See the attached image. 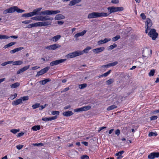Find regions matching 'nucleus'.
<instances>
[{"label": "nucleus", "instance_id": "obj_1", "mask_svg": "<svg viewBox=\"0 0 159 159\" xmlns=\"http://www.w3.org/2000/svg\"><path fill=\"white\" fill-rule=\"evenodd\" d=\"M51 22L50 21L39 22L34 24L28 25L26 28H30L34 27L46 26L51 25Z\"/></svg>", "mask_w": 159, "mask_h": 159}, {"label": "nucleus", "instance_id": "obj_2", "mask_svg": "<svg viewBox=\"0 0 159 159\" xmlns=\"http://www.w3.org/2000/svg\"><path fill=\"white\" fill-rule=\"evenodd\" d=\"M15 11L18 13H22L24 12L25 11L18 8L16 6H13L4 10L3 11V14H6L8 13H13Z\"/></svg>", "mask_w": 159, "mask_h": 159}, {"label": "nucleus", "instance_id": "obj_3", "mask_svg": "<svg viewBox=\"0 0 159 159\" xmlns=\"http://www.w3.org/2000/svg\"><path fill=\"white\" fill-rule=\"evenodd\" d=\"M60 12L59 10L56 11H50L48 10H46L40 12L39 14V15H43L48 16L52 15H55Z\"/></svg>", "mask_w": 159, "mask_h": 159}, {"label": "nucleus", "instance_id": "obj_4", "mask_svg": "<svg viewBox=\"0 0 159 159\" xmlns=\"http://www.w3.org/2000/svg\"><path fill=\"white\" fill-rule=\"evenodd\" d=\"M107 9L109 11L110 14H111L113 12L122 11L124 8L122 7H110L107 8Z\"/></svg>", "mask_w": 159, "mask_h": 159}, {"label": "nucleus", "instance_id": "obj_5", "mask_svg": "<svg viewBox=\"0 0 159 159\" xmlns=\"http://www.w3.org/2000/svg\"><path fill=\"white\" fill-rule=\"evenodd\" d=\"M82 54H83L82 52L78 50L68 54L66 55V57L68 58H72Z\"/></svg>", "mask_w": 159, "mask_h": 159}, {"label": "nucleus", "instance_id": "obj_6", "mask_svg": "<svg viewBox=\"0 0 159 159\" xmlns=\"http://www.w3.org/2000/svg\"><path fill=\"white\" fill-rule=\"evenodd\" d=\"M149 36L152 38L153 40H155L158 35V33L156 32L155 29H151L148 33Z\"/></svg>", "mask_w": 159, "mask_h": 159}, {"label": "nucleus", "instance_id": "obj_7", "mask_svg": "<svg viewBox=\"0 0 159 159\" xmlns=\"http://www.w3.org/2000/svg\"><path fill=\"white\" fill-rule=\"evenodd\" d=\"M145 23L146 25L145 27L146 28V29L145 31V32L147 33H148V30L150 29V28L152 25V21L150 19L147 18Z\"/></svg>", "mask_w": 159, "mask_h": 159}, {"label": "nucleus", "instance_id": "obj_8", "mask_svg": "<svg viewBox=\"0 0 159 159\" xmlns=\"http://www.w3.org/2000/svg\"><path fill=\"white\" fill-rule=\"evenodd\" d=\"M91 108L90 106H86L80 108H76L74 109L75 112H79L80 111H86L89 110Z\"/></svg>", "mask_w": 159, "mask_h": 159}, {"label": "nucleus", "instance_id": "obj_9", "mask_svg": "<svg viewBox=\"0 0 159 159\" xmlns=\"http://www.w3.org/2000/svg\"><path fill=\"white\" fill-rule=\"evenodd\" d=\"M66 60V59H61L54 61L50 62V66H56L64 62Z\"/></svg>", "mask_w": 159, "mask_h": 159}, {"label": "nucleus", "instance_id": "obj_10", "mask_svg": "<svg viewBox=\"0 0 159 159\" xmlns=\"http://www.w3.org/2000/svg\"><path fill=\"white\" fill-rule=\"evenodd\" d=\"M49 68L50 67H46L44 68L43 69L37 72V75H36V76H39L46 73L48 71Z\"/></svg>", "mask_w": 159, "mask_h": 159}, {"label": "nucleus", "instance_id": "obj_11", "mask_svg": "<svg viewBox=\"0 0 159 159\" xmlns=\"http://www.w3.org/2000/svg\"><path fill=\"white\" fill-rule=\"evenodd\" d=\"M61 45L59 44H55L50 45L46 47V48L49 50H54L57 48H59Z\"/></svg>", "mask_w": 159, "mask_h": 159}, {"label": "nucleus", "instance_id": "obj_12", "mask_svg": "<svg viewBox=\"0 0 159 159\" xmlns=\"http://www.w3.org/2000/svg\"><path fill=\"white\" fill-rule=\"evenodd\" d=\"M159 157V152H153L148 155V157L149 159H153L154 158Z\"/></svg>", "mask_w": 159, "mask_h": 159}, {"label": "nucleus", "instance_id": "obj_13", "mask_svg": "<svg viewBox=\"0 0 159 159\" xmlns=\"http://www.w3.org/2000/svg\"><path fill=\"white\" fill-rule=\"evenodd\" d=\"M98 17V12H93L89 14L88 16L89 19L95 18Z\"/></svg>", "mask_w": 159, "mask_h": 159}, {"label": "nucleus", "instance_id": "obj_14", "mask_svg": "<svg viewBox=\"0 0 159 159\" xmlns=\"http://www.w3.org/2000/svg\"><path fill=\"white\" fill-rule=\"evenodd\" d=\"M41 21H44L46 20H52L53 18L50 17L49 16H41Z\"/></svg>", "mask_w": 159, "mask_h": 159}, {"label": "nucleus", "instance_id": "obj_15", "mask_svg": "<svg viewBox=\"0 0 159 159\" xmlns=\"http://www.w3.org/2000/svg\"><path fill=\"white\" fill-rule=\"evenodd\" d=\"M105 49V48L103 47H101L97 48L93 50V51L94 53L98 54L103 51Z\"/></svg>", "mask_w": 159, "mask_h": 159}, {"label": "nucleus", "instance_id": "obj_16", "mask_svg": "<svg viewBox=\"0 0 159 159\" xmlns=\"http://www.w3.org/2000/svg\"><path fill=\"white\" fill-rule=\"evenodd\" d=\"M30 67V65H28L26 66H25L23 68H21L17 72V74H19L21 73H22L24 71L27 70Z\"/></svg>", "mask_w": 159, "mask_h": 159}, {"label": "nucleus", "instance_id": "obj_17", "mask_svg": "<svg viewBox=\"0 0 159 159\" xmlns=\"http://www.w3.org/2000/svg\"><path fill=\"white\" fill-rule=\"evenodd\" d=\"M57 117V116H56L49 118L43 117L42 118V120L45 121H51L56 119Z\"/></svg>", "mask_w": 159, "mask_h": 159}, {"label": "nucleus", "instance_id": "obj_18", "mask_svg": "<svg viewBox=\"0 0 159 159\" xmlns=\"http://www.w3.org/2000/svg\"><path fill=\"white\" fill-rule=\"evenodd\" d=\"M111 39L110 38H105L104 39L101 40L98 42V44L99 45L103 44V43H106L107 42L111 41Z\"/></svg>", "mask_w": 159, "mask_h": 159}, {"label": "nucleus", "instance_id": "obj_19", "mask_svg": "<svg viewBox=\"0 0 159 159\" xmlns=\"http://www.w3.org/2000/svg\"><path fill=\"white\" fill-rule=\"evenodd\" d=\"M146 52L148 53V54H146V55L144 56L143 55H142L143 57H147L148 58L149 57H150L151 56V55L152 54V50H151L150 49H147L146 51H145Z\"/></svg>", "mask_w": 159, "mask_h": 159}, {"label": "nucleus", "instance_id": "obj_20", "mask_svg": "<svg viewBox=\"0 0 159 159\" xmlns=\"http://www.w3.org/2000/svg\"><path fill=\"white\" fill-rule=\"evenodd\" d=\"M86 30H84L81 32L79 33L75 34L74 36V37L77 38L80 36H83L86 33Z\"/></svg>", "mask_w": 159, "mask_h": 159}, {"label": "nucleus", "instance_id": "obj_21", "mask_svg": "<svg viewBox=\"0 0 159 159\" xmlns=\"http://www.w3.org/2000/svg\"><path fill=\"white\" fill-rule=\"evenodd\" d=\"M23 49H24V48L22 47H20L19 48H17L12 50H11L10 51V52L11 54H13L16 52H18L19 51Z\"/></svg>", "mask_w": 159, "mask_h": 159}, {"label": "nucleus", "instance_id": "obj_22", "mask_svg": "<svg viewBox=\"0 0 159 159\" xmlns=\"http://www.w3.org/2000/svg\"><path fill=\"white\" fill-rule=\"evenodd\" d=\"M22 100L20 98L12 102V104L14 106H16L22 103Z\"/></svg>", "mask_w": 159, "mask_h": 159}, {"label": "nucleus", "instance_id": "obj_23", "mask_svg": "<svg viewBox=\"0 0 159 159\" xmlns=\"http://www.w3.org/2000/svg\"><path fill=\"white\" fill-rule=\"evenodd\" d=\"M81 0H73L71 1L69 4V5L72 6L76 3H78L81 1Z\"/></svg>", "mask_w": 159, "mask_h": 159}, {"label": "nucleus", "instance_id": "obj_24", "mask_svg": "<svg viewBox=\"0 0 159 159\" xmlns=\"http://www.w3.org/2000/svg\"><path fill=\"white\" fill-rule=\"evenodd\" d=\"M61 38L60 35H57L53 37L50 40L53 42H56L57 41Z\"/></svg>", "mask_w": 159, "mask_h": 159}, {"label": "nucleus", "instance_id": "obj_25", "mask_svg": "<svg viewBox=\"0 0 159 159\" xmlns=\"http://www.w3.org/2000/svg\"><path fill=\"white\" fill-rule=\"evenodd\" d=\"M73 114L71 111H65L63 113V115L66 116H69L73 115Z\"/></svg>", "mask_w": 159, "mask_h": 159}, {"label": "nucleus", "instance_id": "obj_26", "mask_svg": "<svg viewBox=\"0 0 159 159\" xmlns=\"http://www.w3.org/2000/svg\"><path fill=\"white\" fill-rule=\"evenodd\" d=\"M64 18L65 16H64L61 14H59L56 15L55 18V20H59L64 19Z\"/></svg>", "mask_w": 159, "mask_h": 159}, {"label": "nucleus", "instance_id": "obj_27", "mask_svg": "<svg viewBox=\"0 0 159 159\" xmlns=\"http://www.w3.org/2000/svg\"><path fill=\"white\" fill-rule=\"evenodd\" d=\"M109 14L107 13L102 12L99 13L98 12V17H107L108 16Z\"/></svg>", "mask_w": 159, "mask_h": 159}, {"label": "nucleus", "instance_id": "obj_28", "mask_svg": "<svg viewBox=\"0 0 159 159\" xmlns=\"http://www.w3.org/2000/svg\"><path fill=\"white\" fill-rule=\"evenodd\" d=\"M12 63L13 65H20L23 63V62L19 60L15 61H13Z\"/></svg>", "mask_w": 159, "mask_h": 159}, {"label": "nucleus", "instance_id": "obj_29", "mask_svg": "<svg viewBox=\"0 0 159 159\" xmlns=\"http://www.w3.org/2000/svg\"><path fill=\"white\" fill-rule=\"evenodd\" d=\"M16 42H11V43H9L8 44H7L5 45L4 46L3 48L6 49L8 47H11V46L15 45V44H16Z\"/></svg>", "mask_w": 159, "mask_h": 159}, {"label": "nucleus", "instance_id": "obj_30", "mask_svg": "<svg viewBox=\"0 0 159 159\" xmlns=\"http://www.w3.org/2000/svg\"><path fill=\"white\" fill-rule=\"evenodd\" d=\"M117 107L115 105H113L111 106H109L107 108V111H110L111 110H112L113 109H114Z\"/></svg>", "mask_w": 159, "mask_h": 159}, {"label": "nucleus", "instance_id": "obj_31", "mask_svg": "<svg viewBox=\"0 0 159 159\" xmlns=\"http://www.w3.org/2000/svg\"><path fill=\"white\" fill-rule=\"evenodd\" d=\"M51 80L49 79H47L44 80L40 81V83L42 85H44L46 84L47 82H49Z\"/></svg>", "mask_w": 159, "mask_h": 159}, {"label": "nucleus", "instance_id": "obj_32", "mask_svg": "<svg viewBox=\"0 0 159 159\" xmlns=\"http://www.w3.org/2000/svg\"><path fill=\"white\" fill-rule=\"evenodd\" d=\"M20 84L18 82H16L11 85V87L12 88H15L19 86Z\"/></svg>", "mask_w": 159, "mask_h": 159}, {"label": "nucleus", "instance_id": "obj_33", "mask_svg": "<svg viewBox=\"0 0 159 159\" xmlns=\"http://www.w3.org/2000/svg\"><path fill=\"white\" fill-rule=\"evenodd\" d=\"M32 129L34 131L38 130L40 129V126L39 125H35L32 127Z\"/></svg>", "mask_w": 159, "mask_h": 159}, {"label": "nucleus", "instance_id": "obj_34", "mask_svg": "<svg viewBox=\"0 0 159 159\" xmlns=\"http://www.w3.org/2000/svg\"><path fill=\"white\" fill-rule=\"evenodd\" d=\"M32 16V13H31V12L27 13H25L23 14L22 15V17H30Z\"/></svg>", "mask_w": 159, "mask_h": 159}, {"label": "nucleus", "instance_id": "obj_35", "mask_svg": "<svg viewBox=\"0 0 159 159\" xmlns=\"http://www.w3.org/2000/svg\"><path fill=\"white\" fill-rule=\"evenodd\" d=\"M87 85L86 84L84 83L79 85V87L80 89H82L86 88Z\"/></svg>", "mask_w": 159, "mask_h": 159}, {"label": "nucleus", "instance_id": "obj_36", "mask_svg": "<svg viewBox=\"0 0 159 159\" xmlns=\"http://www.w3.org/2000/svg\"><path fill=\"white\" fill-rule=\"evenodd\" d=\"M31 19L33 20H35L41 21V16L34 17L31 18Z\"/></svg>", "mask_w": 159, "mask_h": 159}, {"label": "nucleus", "instance_id": "obj_37", "mask_svg": "<svg viewBox=\"0 0 159 159\" xmlns=\"http://www.w3.org/2000/svg\"><path fill=\"white\" fill-rule=\"evenodd\" d=\"M91 49V48L90 47H87L85 49H84L82 52L83 53H87L88 51Z\"/></svg>", "mask_w": 159, "mask_h": 159}, {"label": "nucleus", "instance_id": "obj_38", "mask_svg": "<svg viewBox=\"0 0 159 159\" xmlns=\"http://www.w3.org/2000/svg\"><path fill=\"white\" fill-rule=\"evenodd\" d=\"M113 79H110L106 81V83L107 85H110L113 83L114 81Z\"/></svg>", "mask_w": 159, "mask_h": 159}, {"label": "nucleus", "instance_id": "obj_39", "mask_svg": "<svg viewBox=\"0 0 159 159\" xmlns=\"http://www.w3.org/2000/svg\"><path fill=\"white\" fill-rule=\"evenodd\" d=\"M9 38V36L0 34V39H7Z\"/></svg>", "mask_w": 159, "mask_h": 159}, {"label": "nucleus", "instance_id": "obj_40", "mask_svg": "<svg viewBox=\"0 0 159 159\" xmlns=\"http://www.w3.org/2000/svg\"><path fill=\"white\" fill-rule=\"evenodd\" d=\"M117 46V45L115 43H114L113 45H111L109 47V48L108 49V50H111L112 49H113L114 48L116 47Z\"/></svg>", "mask_w": 159, "mask_h": 159}, {"label": "nucleus", "instance_id": "obj_41", "mask_svg": "<svg viewBox=\"0 0 159 159\" xmlns=\"http://www.w3.org/2000/svg\"><path fill=\"white\" fill-rule=\"evenodd\" d=\"M38 12L37 10L36 9H34L33 10V11L31 12L32 16L34 15H37L38 14Z\"/></svg>", "mask_w": 159, "mask_h": 159}, {"label": "nucleus", "instance_id": "obj_42", "mask_svg": "<svg viewBox=\"0 0 159 159\" xmlns=\"http://www.w3.org/2000/svg\"><path fill=\"white\" fill-rule=\"evenodd\" d=\"M111 72V70H110L107 72L104 73L103 74L101 75L100 76L102 77L103 76L104 77H107L108 76V75H109L110 73Z\"/></svg>", "mask_w": 159, "mask_h": 159}, {"label": "nucleus", "instance_id": "obj_43", "mask_svg": "<svg viewBox=\"0 0 159 159\" xmlns=\"http://www.w3.org/2000/svg\"><path fill=\"white\" fill-rule=\"evenodd\" d=\"M12 62H13V61H8L7 62H4L2 63L1 64V65L2 66H5L7 64L12 63Z\"/></svg>", "mask_w": 159, "mask_h": 159}, {"label": "nucleus", "instance_id": "obj_44", "mask_svg": "<svg viewBox=\"0 0 159 159\" xmlns=\"http://www.w3.org/2000/svg\"><path fill=\"white\" fill-rule=\"evenodd\" d=\"M120 35H117L115 37H114L112 38V40L115 42L117 40L119 39H120Z\"/></svg>", "mask_w": 159, "mask_h": 159}, {"label": "nucleus", "instance_id": "obj_45", "mask_svg": "<svg viewBox=\"0 0 159 159\" xmlns=\"http://www.w3.org/2000/svg\"><path fill=\"white\" fill-rule=\"evenodd\" d=\"M155 73V70L154 69L151 70L149 73V75L150 76H153L154 75Z\"/></svg>", "mask_w": 159, "mask_h": 159}, {"label": "nucleus", "instance_id": "obj_46", "mask_svg": "<svg viewBox=\"0 0 159 159\" xmlns=\"http://www.w3.org/2000/svg\"><path fill=\"white\" fill-rule=\"evenodd\" d=\"M19 131L20 130L19 129H12L10 130L11 132L13 133L14 134H16L17 132H19Z\"/></svg>", "mask_w": 159, "mask_h": 159}, {"label": "nucleus", "instance_id": "obj_47", "mask_svg": "<svg viewBox=\"0 0 159 159\" xmlns=\"http://www.w3.org/2000/svg\"><path fill=\"white\" fill-rule=\"evenodd\" d=\"M124 152V151H121L115 154V155L117 156H122L121 155Z\"/></svg>", "mask_w": 159, "mask_h": 159}, {"label": "nucleus", "instance_id": "obj_48", "mask_svg": "<svg viewBox=\"0 0 159 159\" xmlns=\"http://www.w3.org/2000/svg\"><path fill=\"white\" fill-rule=\"evenodd\" d=\"M157 135V133H154V132H150L148 134V136L149 137H151L152 136H156Z\"/></svg>", "mask_w": 159, "mask_h": 159}, {"label": "nucleus", "instance_id": "obj_49", "mask_svg": "<svg viewBox=\"0 0 159 159\" xmlns=\"http://www.w3.org/2000/svg\"><path fill=\"white\" fill-rule=\"evenodd\" d=\"M40 105V104L39 103H36L32 105V107L33 109H35L39 107Z\"/></svg>", "mask_w": 159, "mask_h": 159}, {"label": "nucleus", "instance_id": "obj_50", "mask_svg": "<svg viewBox=\"0 0 159 159\" xmlns=\"http://www.w3.org/2000/svg\"><path fill=\"white\" fill-rule=\"evenodd\" d=\"M51 113L52 115H59V112L58 111H52Z\"/></svg>", "mask_w": 159, "mask_h": 159}, {"label": "nucleus", "instance_id": "obj_51", "mask_svg": "<svg viewBox=\"0 0 159 159\" xmlns=\"http://www.w3.org/2000/svg\"><path fill=\"white\" fill-rule=\"evenodd\" d=\"M20 99H21L22 102V101L28 100L29 99V97L27 96H24L21 98Z\"/></svg>", "mask_w": 159, "mask_h": 159}, {"label": "nucleus", "instance_id": "obj_52", "mask_svg": "<svg viewBox=\"0 0 159 159\" xmlns=\"http://www.w3.org/2000/svg\"><path fill=\"white\" fill-rule=\"evenodd\" d=\"M118 63V62L117 61H115L112 63H109L110 67L112 66H114L116 65Z\"/></svg>", "mask_w": 159, "mask_h": 159}, {"label": "nucleus", "instance_id": "obj_53", "mask_svg": "<svg viewBox=\"0 0 159 159\" xmlns=\"http://www.w3.org/2000/svg\"><path fill=\"white\" fill-rule=\"evenodd\" d=\"M32 20H26L25 21H23L22 22V23H24L25 24H28L31 22H32Z\"/></svg>", "mask_w": 159, "mask_h": 159}, {"label": "nucleus", "instance_id": "obj_54", "mask_svg": "<svg viewBox=\"0 0 159 159\" xmlns=\"http://www.w3.org/2000/svg\"><path fill=\"white\" fill-rule=\"evenodd\" d=\"M158 117L157 116H152L151 117H150V120H156L157 118Z\"/></svg>", "mask_w": 159, "mask_h": 159}, {"label": "nucleus", "instance_id": "obj_55", "mask_svg": "<svg viewBox=\"0 0 159 159\" xmlns=\"http://www.w3.org/2000/svg\"><path fill=\"white\" fill-rule=\"evenodd\" d=\"M33 145L34 146H42L43 145V144L41 143H33Z\"/></svg>", "mask_w": 159, "mask_h": 159}, {"label": "nucleus", "instance_id": "obj_56", "mask_svg": "<svg viewBox=\"0 0 159 159\" xmlns=\"http://www.w3.org/2000/svg\"><path fill=\"white\" fill-rule=\"evenodd\" d=\"M81 159H89V157L86 155H83L81 157Z\"/></svg>", "mask_w": 159, "mask_h": 159}, {"label": "nucleus", "instance_id": "obj_57", "mask_svg": "<svg viewBox=\"0 0 159 159\" xmlns=\"http://www.w3.org/2000/svg\"><path fill=\"white\" fill-rule=\"evenodd\" d=\"M23 145H17L16 146V148L18 150L21 149L23 147Z\"/></svg>", "mask_w": 159, "mask_h": 159}, {"label": "nucleus", "instance_id": "obj_58", "mask_svg": "<svg viewBox=\"0 0 159 159\" xmlns=\"http://www.w3.org/2000/svg\"><path fill=\"white\" fill-rule=\"evenodd\" d=\"M140 16L143 20H145L146 19V16H145L144 14L143 13H142L140 14Z\"/></svg>", "mask_w": 159, "mask_h": 159}, {"label": "nucleus", "instance_id": "obj_59", "mask_svg": "<svg viewBox=\"0 0 159 159\" xmlns=\"http://www.w3.org/2000/svg\"><path fill=\"white\" fill-rule=\"evenodd\" d=\"M120 130L119 129L116 130L115 131V134L118 136L120 134Z\"/></svg>", "mask_w": 159, "mask_h": 159}, {"label": "nucleus", "instance_id": "obj_60", "mask_svg": "<svg viewBox=\"0 0 159 159\" xmlns=\"http://www.w3.org/2000/svg\"><path fill=\"white\" fill-rule=\"evenodd\" d=\"M47 104H45V105H42V106H40V108H39V110H43V108H44L47 106Z\"/></svg>", "mask_w": 159, "mask_h": 159}, {"label": "nucleus", "instance_id": "obj_61", "mask_svg": "<svg viewBox=\"0 0 159 159\" xmlns=\"http://www.w3.org/2000/svg\"><path fill=\"white\" fill-rule=\"evenodd\" d=\"M70 89L69 87H67L65 88L63 90L61 91V93H64L68 90Z\"/></svg>", "mask_w": 159, "mask_h": 159}, {"label": "nucleus", "instance_id": "obj_62", "mask_svg": "<svg viewBox=\"0 0 159 159\" xmlns=\"http://www.w3.org/2000/svg\"><path fill=\"white\" fill-rule=\"evenodd\" d=\"M17 97V94L16 93L14 94L13 95H12L10 97L11 99H12L15 98Z\"/></svg>", "mask_w": 159, "mask_h": 159}, {"label": "nucleus", "instance_id": "obj_63", "mask_svg": "<svg viewBox=\"0 0 159 159\" xmlns=\"http://www.w3.org/2000/svg\"><path fill=\"white\" fill-rule=\"evenodd\" d=\"M119 2L118 0H112L111 1V2L113 3L117 4Z\"/></svg>", "mask_w": 159, "mask_h": 159}, {"label": "nucleus", "instance_id": "obj_64", "mask_svg": "<svg viewBox=\"0 0 159 159\" xmlns=\"http://www.w3.org/2000/svg\"><path fill=\"white\" fill-rule=\"evenodd\" d=\"M109 67H110V65L109 63L108 64H107L106 65H103L102 66V68H103L104 67H106V68H108Z\"/></svg>", "mask_w": 159, "mask_h": 159}]
</instances>
